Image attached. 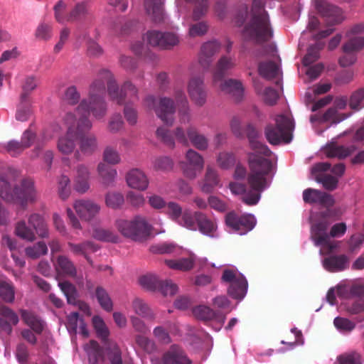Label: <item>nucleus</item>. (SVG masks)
Listing matches in <instances>:
<instances>
[{
  "label": "nucleus",
  "mask_w": 364,
  "mask_h": 364,
  "mask_svg": "<svg viewBox=\"0 0 364 364\" xmlns=\"http://www.w3.org/2000/svg\"><path fill=\"white\" fill-rule=\"evenodd\" d=\"M56 272L72 278L77 276V268L74 263L66 256L60 255L54 264Z\"/></svg>",
  "instance_id": "29"
},
{
  "label": "nucleus",
  "mask_w": 364,
  "mask_h": 364,
  "mask_svg": "<svg viewBox=\"0 0 364 364\" xmlns=\"http://www.w3.org/2000/svg\"><path fill=\"white\" fill-rule=\"evenodd\" d=\"M215 86L222 92L231 95L236 101H240L243 97L244 87L240 81L229 79L218 82Z\"/></svg>",
  "instance_id": "25"
},
{
  "label": "nucleus",
  "mask_w": 364,
  "mask_h": 364,
  "mask_svg": "<svg viewBox=\"0 0 364 364\" xmlns=\"http://www.w3.org/2000/svg\"><path fill=\"white\" fill-rule=\"evenodd\" d=\"M28 222L29 225L33 228L34 232L36 233L39 237L45 238L48 237V229L46 223L43 218L38 214L33 213L28 216Z\"/></svg>",
  "instance_id": "32"
},
{
  "label": "nucleus",
  "mask_w": 364,
  "mask_h": 364,
  "mask_svg": "<svg viewBox=\"0 0 364 364\" xmlns=\"http://www.w3.org/2000/svg\"><path fill=\"white\" fill-rule=\"evenodd\" d=\"M187 135L191 144L199 151H205L208 148L209 141L204 135L198 132L197 129L190 126L187 129Z\"/></svg>",
  "instance_id": "31"
},
{
  "label": "nucleus",
  "mask_w": 364,
  "mask_h": 364,
  "mask_svg": "<svg viewBox=\"0 0 364 364\" xmlns=\"http://www.w3.org/2000/svg\"><path fill=\"white\" fill-rule=\"evenodd\" d=\"M235 65V63L233 58L226 55L221 56L213 70V84L218 85V82L223 81L225 76L228 75V71L232 69Z\"/></svg>",
  "instance_id": "24"
},
{
  "label": "nucleus",
  "mask_w": 364,
  "mask_h": 364,
  "mask_svg": "<svg viewBox=\"0 0 364 364\" xmlns=\"http://www.w3.org/2000/svg\"><path fill=\"white\" fill-rule=\"evenodd\" d=\"M316 181L327 191H332L338 187V178L331 174L320 173L316 176Z\"/></svg>",
  "instance_id": "50"
},
{
  "label": "nucleus",
  "mask_w": 364,
  "mask_h": 364,
  "mask_svg": "<svg viewBox=\"0 0 364 364\" xmlns=\"http://www.w3.org/2000/svg\"><path fill=\"white\" fill-rule=\"evenodd\" d=\"M193 4L195 7L192 18L194 21H198L207 14L209 8V0H196Z\"/></svg>",
  "instance_id": "56"
},
{
  "label": "nucleus",
  "mask_w": 364,
  "mask_h": 364,
  "mask_svg": "<svg viewBox=\"0 0 364 364\" xmlns=\"http://www.w3.org/2000/svg\"><path fill=\"white\" fill-rule=\"evenodd\" d=\"M21 316L23 322L37 334H41L44 328V323L40 317L27 310H21Z\"/></svg>",
  "instance_id": "34"
},
{
  "label": "nucleus",
  "mask_w": 364,
  "mask_h": 364,
  "mask_svg": "<svg viewBox=\"0 0 364 364\" xmlns=\"http://www.w3.org/2000/svg\"><path fill=\"white\" fill-rule=\"evenodd\" d=\"M188 92L191 100L197 106L204 105L206 102L207 92L205 89L203 77H191L188 84Z\"/></svg>",
  "instance_id": "16"
},
{
  "label": "nucleus",
  "mask_w": 364,
  "mask_h": 364,
  "mask_svg": "<svg viewBox=\"0 0 364 364\" xmlns=\"http://www.w3.org/2000/svg\"><path fill=\"white\" fill-rule=\"evenodd\" d=\"M124 203V196L119 192H109L105 196L106 205L112 209L120 208Z\"/></svg>",
  "instance_id": "53"
},
{
  "label": "nucleus",
  "mask_w": 364,
  "mask_h": 364,
  "mask_svg": "<svg viewBox=\"0 0 364 364\" xmlns=\"http://www.w3.org/2000/svg\"><path fill=\"white\" fill-rule=\"evenodd\" d=\"M217 162L221 168L228 169L234 166L235 162V156L230 153H220L217 159Z\"/></svg>",
  "instance_id": "62"
},
{
  "label": "nucleus",
  "mask_w": 364,
  "mask_h": 364,
  "mask_svg": "<svg viewBox=\"0 0 364 364\" xmlns=\"http://www.w3.org/2000/svg\"><path fill=\"white\" fill-rule=\"evenodd\" d=\"M105 354L110 364H124L122 358V350L116 343L107 341Z\"/></svg>",
  "instance_id": "39"
},
{
  "label": "nucleus",
  "mask_w": 364,
  "mask_h": 364,
  "mask_svg": "<svg viewBox=\"0 0 364 364\" xmlns=\"http://www.w3.org/2000/svg\"><path fill=\"white\" fill-rule=\"evenodd\" d=\"M197 222L196 211L191 212V210H186L178 220V223L190 230L196 231Z\"/></svg>",
  "instance_id": "44"
},
{
  "label": "nucleus",
  "mask_w": 364,
  "mask_h": 364,
  "mask_svg": "<svg viewBox=\"0 0 364 364\" xmlns=\"http://www.w3.org/2000/svg\"><path fill=\"white\" fill-rule=\"evenodd\" d=\"M94 237L99 240L106 242H117L118 236L113 232L106 229H96L94 232Z\"/></svg>",
  "instance_id": "61"
},
{
  "label": "nucleus",
  "mask_w": 364,
  "mask_h": 364,
  "mask_svg": "<svg viewBox=\"0 0 364 364\" xmlns=\"http://www.w3.org/2000/svg\"><path fill=\"white\" fill-rule=\"evenodd\" d=\"M258 73L262 77L271 80L277 76L279 67L272 60L262 61L258 64Z\"/></svg>",
  "instance_id": "40"
},
{
  "label": "nucleus",
  "mask_w": 364,
  "mask_h": 364,
  "mask_svg": "<svg viewBox=\"0 0 364 364\" xmlns=\"http://www.w3.org/2000/svg\"><path fill=\"white\" fill-rule=\"evenodd\" d=\"M185 159V161L180 163L183 173L186 178L194 179L203 169V157L196 151L189 149L186 153Z\"/></svg>",
  "instance_id": "13"
},
{
  "label": "nucleus",
  "mask_w": 364,
  "mask_h": 364,
  "mask_svg": "<svg viewBox=\"0 0 364 364\" xmlns=\"http://www.w3.org/2000/svg\"><path fill=\"white\" fill-rule=\"evenodd\" d=\"M58 286L70 304L76 305L77 291L75 287L68 281L60 282Z\"/></svg>",
  "instance_id": "45"
},
{
  "label": "nucleus",
  "mask_w": 364,
  "mask_h": 364,
  "mask_svg": "<svg viewBox=\"0 0 364 364\" xmlns=\"http://www.w3.org/2000/svg\"><path fill=\"white\" fill-rule=\"evenodd\" d=\"M364 47V37L355 36L348 39L343 46V50L345 55L340 58L339 64L342 67H348L354 64L357 60L354 53L363 49Z\"/></svg>",
  "instance_id": "15"
},
{
  "label": "nucleus",
  "mask_w": 364,
  "mask_h": 364,
  "mask_svg": "<svg viewBox=\"0 0 364 364\" xmlns=\"http://www.w3.org/2000/svg\"><path fill=\"white\" fill-rule=\"evenodd\" d=\"M26 255L31 259H37L48 252V247L44 242H38L33 246L27 247L25 249Z\"/></svg>",
  "instance_id": "52"
},
{
  "label": "nucleus",
  "mask_w": 364,
  "mask_h": 364,
  "mask_svg": "<svg viewBox=\"0 0 364 364\" xmlns=\"http://www.w3.org/2000/svg\"><path fill=\"white\" fill-rule=\"evenodd\" d=\"M90 16L87 4L85 2L77 4L68 15V21H82Z\"/></svg>",
  "instance_id": "41"
},
{
  "label": "nucleus",
  "mask_w": 364,
  "mask_h": 364,
  "mask_svg": "<svg viewBox=\"0 0 364 364\" xmlns=\"http://www.w3.org/2000/svg\"><path fill=\"white\" fill-rule=\"evenodd\" d=\"M92 322L98 337H100L103 341L107 342L109 331L103 320L99 316H94Z\"/></svg>",
  "instance_id": "58"
},
{
  "label": "nucleus",
  "mask_w": 364,
  "mask_h": 364,
  "mask_svg": "<svg viewBox=\"0 0 364 364\" xmlns=\"http://www.w3.org/2000/svg\"><path fill=\"white\" fill-rule=\"evenodd\" d=\"M333 324L341 332H350L355 327V323L353 321L339 316L334 318Z\"/></svg>",
  "instance_id": "60"
},
{
  "label": "nucleus",
  "mask_w": 364,
  "mask_h": 364,
  "mask_svg": "<svg viewBox=\"0 0 364 364\" xmlns=\"http://www.w3.org/2000/svg\"><path fill=\"white\" fill-rule=\"evenodd\" d=\"M126 181L130 188L139 191L146 190L149 184L147 176L138 168L130 170L126 175Z\"/></svg>",
  "instance_id": "22"
},
{
  "label": "nucleus",
  "mask_w": 364,
  "mask_h": 364,
  "mask_svg": "<svg viewBox=\"0 0 364 364\" xmlns=\"http://www.w3.org/2000/svg\"><path fill=\"white\" fill-rule=\"evenodd\" d=\"M95 297L100 306L107 311H111L113 308L112 301L107 292L102 287H97L95 289Z\"/></svg>",
  "instance_id": "48"
},
{
  "label": "nucleus",
  "mask_w": 364,
  "mask_h": 364,
  "mask_svg": "<svg viewBox=\"0 0 364 364\" xmlns=\"http://www.w3.org/2000/svg\"><path fill=\"white\" fill-rule=\"evenodd\" d=\"M220 48V44L217 41H210L202 45L198 56V63L203 69H209L213 62V55L219 52Z\"/></svg>",
  "instance_id": "20"
},
{
  "label": "nucleus",
  "mask_w": 364,
  "mask_h": 364,
  "mask_svg": "<svg viewBox=\"0 0 364 364\" xmlns=\"http://www.w3.org/2000/svg\"><path fill=\"white\" fill-rule=\"evenodd\" d=\"M68 245L73 254L82 255L83 256L88 252H95L99 249V247L91 241H86L79 244L68 242Z\"/></svg>",
  "instance_id": "42"
},
{
  "label": "nucleus",
  "mask_w": 364,
  "mask_h": 364,
  "mask_svg": "<svg viewBox=\"0 0 364 364\" xmlns=\"http://www.w3.org/2000/svg\"><path fill=\"white\" fill-rule=\"evenodd\" d=\"M30 227L26 225L25 220H20L16 224L15 233L23 240L33 242L36 240V235Z\"/></svg>",
  "instance_id": "46"
},
{
  "label": "nucleus",
  "mask_w": 364,
  "mask_h": 364,
  "mask_svg": "<svg viewBox=\"0 0 364 364\" xmlns=\"http://www.w3.org/2000/svg\"><path fill=\"white\" fill-rule=\"evenodd\" d=\"M97 171L102 178L103 183L106 185L112 183L117 176L116 169L104 163L99 164Z\"/></svg>",
  "instance_id": "49"
},
{
  "label": "nucleus",
  "mask_w": 364,
  "mask_h": 364,
  "mask_svg": "<svg viewBox=\"0 0 364 364\" xmlns=\"http://www.w3.org/2000/svg\"><path fill=\"white\" fill-rule=\"evenodd\" d=\"M89 179L88 168L84 164L78 165L74 178V189L80 193H85L90 188Z\"/></svg>",
  "instance_id": "26"
},
{
  "label": "nucleus",
  "mask_w": 364,
  "mask_h": 364,
  "mask_svg": "<svg viewBox=\"0 0 364 364\" xmlns=\"http://www.w3.org/2000/svg\"><path fill=\"white\" fill-rule=\"evenodd\" d=\"M64 122L68 127V130L65 136L58 139L57 147L61 154L69 155L72 154L75 149V141L78 139V135L83 132H80L77 130V122L75 114L73 113L66 114L64 117Z\"/></svg>",
  "instance_id": "8"
},
{
  "label": "nucleus",
  "mask_w": 364,
  "mask_h": 364,
  "mask_svg": "<svg viewBox=\"0 0 364 364\" xmlns=\"http://www.w3.org/2000/svg\"><path fill=\"white\" fill-rule=\"evenodd\" d=\"M294 128L291 120L283 115H278L275 119V124L267 125L265 128V136L267 141L272 145L281 142L289 143L291 140V132Z\"/></svg>",
  "instance_id": "7"
},
{
  "label": "nucleus",
  "mask_w": 364,
  "mask_h": 364,
  "mask_svg": "<svg viewBox=\"0 0 364 364\" xmlns=\"http://www.w3.org/2000/svg\"><path fill=\"white\" fill-rule=\"evenodd\" d=\"M111 100L118 105L125 103L126 98H137L138 90L129 81L124 83L121 89L114 78L112 73L107 69H101L90 85L88 99H83L76 108L77 130L80 132H87L92 128V122L89 119L90 114L97 119L103 118L107 110L105 100V85Z\"/></svg>",
  "instance_id": "1"
},
{
  "label": "nucleus",
  "mask_w": 364,
  "mask_h": 364,
  "mask_svg": "<svg viewBox=\"0 0 364 364\" xmlns=\"http://www.w3.org/2000/svg\"><path fill=\"white\" fill-rule=\"evenodd\" d=\"M145 105L149 109H154L157 117L165 124L170 126L173 124L176 106L171 98L164 97L157 101L153 95H149L145 99Z\"/></svg>",
  "instance_id": "9"
},
{
  "label": "nucleus",
  "mask_w": 364,
  "mask_h": 364,
  "mask_svg": "<svg viewBox=\"0 0 364 364\" xmlns=\"http://www.w3.org/2000/svg\"><path fill=\"white\" fill-rule=\"evenodd\" d=\"M316 9L318 12L326 18V23L328 26L339 23L342 20L341 9L326 1H318L316 4Z\"/></svg>",
  "instance_id": "19"
},
{
  "label": "nucleus",
  "mask_w": 364,
  "mask_h": 364,
  "mask_svg": "<svg viewBox=\"0 0 364 364\" xmlns=\"http://www.w3.org/2000/svg\"><path fill=\"white\" fill-rule=\"evenodd\" d=\"M225 223L231 231L245 235L255 228L256 219L252 214L238 215L235 211H230L225 215Z\"/></svg>",
  "instance_id": "10"
},
{
  "label": "nucleus",
  "mask_w": 364,
  "mask_h": 364,
  "mask_svg": "<svg viewBox=\"0 0 364 364\" xmlns=\"http://www.w3.org/2000/svg\"><path fill=\"white\" fill-rule=\"evenodd\" d=\"M157 139L171 149L175 146V140L173 134L168 129L160 127L156 131Z\"/></svg>",
  "instance_id": "51"
},
{
  "label": "nucleus",
  "mask_w": 364,
  "mask_h": 364,
  "mask_svg": "<svg viewBox=\"0 0 364 364\" xmlns=\"http://www.w3.org/2000/svg\"><path fill=\"white\" fill-rule=\"evenodd\" d=\"M330 223L323 218L311 225V237L316 246L328 247L330 251L333 250V245L331 237H338L343 235L346 231V225L344 223H336L331 228L329 234L328 229Z\"/></svg>",
  "instance_id": "5"
},
{
  "label": "nucleus",
  "mask_w": 364,
  "mask_h": 364,
  "mask_svg": "<svg viewBox=\"0 0 364 364\" xmlns=\"http://www.w3.org/2000/svg\"><path fill=\"white\" fill-rule=\"evenodd\" d=\"M355 149L353 146H345L331 143L326 146L324 152L328 158L337 157L338 159H343L351 154Z\"/></svg>",
  "instance_id": "33"
},
{
  "label": "nucleus",
  "mask_w": 364,
  "mask_h": 364,
  "mask_svg": "<svg viewBox=\"0 0 364 364\" xmlns=\"http://www.w3.org/2000/svg\"><path fill=\"white\" fill-rule=\"evenodd\" d=\"M245 132L250 146L254 151L248 154V182L253 189L261 191L265 184V175L272 170V161L266 158L271 156L272 151L259 140L260 133L252 124H247Z\"/></svg>",
  "instance_id": "2"
},
{
  "label": "nucleus",
  "mask_w": 364,
  "mask_h": 364,
  "mask_svg": "<svg viewBox=\"0 0 364 364\" xmlns=\"http://www.w3.org/2000/svg\"><path fill=\"white\" fill-rule=\"evenodd\" d=\"M146 38L150 46L161 50H171L179 43L178 35L173 32L152 30L146 33Z\"/></svg>",
  "instance_id": "11"
},
{
  "label": "nucleus",
  "mask_w": 364,
  "mask_h": 364,
  "mask_svg": "<svg viewBox=\"0 0 364 364\" xmlns=\"http://www.w3.org/2000/svg\"><path fill=\"white\" fill-rule=\"evenodd\" d=\"M78 216L86 221L91 220L100 212V206L91 200H77L73 204Z\"/></svg>",
  "instance_id": "17"
},
{
  "label": "nucleus",
  "mask_w": 364,
  "mask_h": 364,
  "mask_svg": "<svg viewBox=\"0 0 364 364\" xmlns=\"http://www.w3.org/2000/svg\"><path fill=\"white\" fill-rule=\"evenodd\" d=\"M38 85L37 79L33 76L27 77L22 85L23 92L21 95V100L26 101L31 92L34 90Z\"/></svg>",
  "instance_id": "59"
},
{
  "label": "nucleus",
  "mask_w": 364,
  "mask_h": 364,
  "mask_svg": "<svg viewBox=\"0 0 364 364\" xmlns=\"http://www.w3.org/2000/svg\"><path fill=\"white\" fill-rule=\"evenodd\" d=\"M270 173H267L265 175V184L264 186V188L261 191H257L252 188L250 183L248 185L250 186V190L247 191L246 186L243 183H240L238 182H231L229 184V188L231 191V192L233 194L235 195H243L242 197V200L245 204L248 205H256L260 198H261V193L267 187V177L269 176ZM247 183H249L247 181Z\"/></svg>",
  "instance_id": "14"
},
{
  "label": "nucleus",
  "mask_w": 364,
  "mask_h": 364,
  "mask_svg": "<svg viewBox=\"0 0 364 364\" xmlns=\"http://www.w3.org/2000/svg\"><path fill=\"white\" fill-rule=\"evenodd\" d=\"M116 225L123 236L134 241L142 242L151 235V226L141 215H136L130 220H118Z\"/></svg>",
  "instance_id": "6"
},
{
  "label": "nucleus",
  "mask_w": 364,
  "mask_h": 364,
  "mask_svg": "<svg viewBox=\"0 0 364 364\" xmlns=\"http://www.w3.org/2000/svg\"><path fill=\"white\" fill-rule=\"evenodd\" d=\"M264 5V0L253 1L251 18L242 30V36L246 41L262 44L272 38L274 32Z\"/></svg>",
  "instance_id": "3"
},
{
  "label": "nucleus",
  "mask_w": 364,
  "mask_h": 364,
  "mask_svg": "<svg viewBox=\"0 0 364 364\" xmlns=\"http://www.w3.org/2000/svg\"><path fill=\"white\" fill-rule=\"evenodd\" d=\"M196 217L197 230L206 236L213 237L218 229L215 220L210 218L205 213L200 211H196Z\"/></svg>",
  "instance_id": "27"
},
{
  "label": "nucleus",
  "mask_w": 364,
  "mask_h": 364,
  "mask_svg": "<svg viewBox=\"0 0 364 364\" xmlns=\"http://www.w3.org/2000/svg\"><path fill=\"white\" fill-rule=\"evenodd\" d=\"M175 100L178 105L179 120L181 124L191 121V114L188 102L183 91L178 90L175 92Z\"/></svg>",
  "instance_id": "28"
},
{
  "label": "nucleus",
  "mask_w": 364,
  "mask_h": 364,
  "mask_svg": "<svg viewBox=\"0 0 364 364\" xmlns=\"http://www.w3.org/2000/svg\"><path fill=\"white\" fill-rule=\"evenodd\" d=\"M80 149L85 154H92L97 148L96 136L92 134H85L82 132L78 135Z\"/></svg>",
  "instance_id": "36"
},
{
  "label": "nucleus",
  "mask_w": 364,
  "mask_h": 364,
  "mask_svg": "<svg viewBox=\"0 0 364 364\" xmlns=\"http://www.w3.org/2000/svg\"><path fill=\"white\" fill-rule=\"evenodd\" d=\"M349 106L354 110H360L364 107V88H359L351 94Z\"/></svg>",
  "instance_id": "54"
},
{
  "label": "nucleus",
  "mask_w": 364,
  "mask_h": 364,
  "mask_svg": "<svg viewBox=\"0 0 364 364\" xmlns=\"http://www.w3.org/2000/svg\"><path fill=\"white\" fill-rule=\"evenodd\" d=\"M166 265L173 269L188 271L193 267L194 260L191 257L165 261Z\"/></svg>",
  "instance_id": "47"
},
{
  "label": "nucleus",
  "mask_w": 364,
  "mask_h": 364,
  "mask_svg": "<svg viewBox=\"0 0 364 364\" xmlns=\"http://www.w3.org/2000/svg\"><path fill=\"white\" fill-rule=\"evenodd\" d=\"M219 183L220 179L217 171L212 167L208 166L201 187L202 191L206 193H211L219 185Z\"/></svg>",
  "instance_id": "38"
},
{
  "label": "nucleus",
  "mask_w": 364,
  "mask_h": 364,
  "mask_svg": "<svg viewBox=\"0 0 364 364\" xmlns=\"http://www.w3.org/2000/svg\"><path fill=\"white\" fill-rule=\"evenodd\" d=\"M132 308L139 316L147 319H154L155 316L148 304L139 298H136L132 301Z\"/></svg>",
  "instance_id": "43"
},
{
  "label": "nucleus",
  "mask_w": 364,
  "mask_h": 364,
  "mask_svg": "<svg viewBox=\"0 0 364 364\" xmlns=\"http://www.w3.org/2000/svg\"><path fill=\"white\" fill-rule=\"evenodd\" d=\"M144 6L146 14L154 23H160L166 20L164 0H144Z\"/></svg>",
  "instance_id": "21"
},
{
  "label": "nucleus",
  "mask_w": 364,
  "mask_h": 364,
  "mask_svg": "<svg viewBox=\"0 0 364 364\" xmlns=\"http://www.w3.org/2000/svg\"><path fill=\"white\" fill-rule=\"evenodd\" d=\"M322 46L319 44L310 46L307 53L303 58L302 63L304 66H309L319 58V51Z\"/></svg>",
  "instance_id": "55"
},
{
  "label": "nucleus",
  "mask_w": 364,
  "mask_h": 364,
  "mask_svg": "<svg viewBox=\"0 0 364 364\" xmlns=\"http://www.w3.org/2000/svg\"><path fill=\"white\" fill-rule=\"evenodd\" d=\"M348 263V258L346 255H333L325 258L323 260L324 267L330 272H339L345 269Z\"/></svg>",
  "instance_id": "35"
},
{
  "label": "nucleus",
  "mask_w": 364,
  "mask_h": 364,
  "mask_svg": "<svg viewBox=\"0 0 364 364\" xmlns=\"http://www.w3.org/2000/svg\"><path fill=\"white\" fill-rule=\"evenodd\" d=\"M247 291V282L242 274H239V280L230 284L228 293L233 299H242L245 297Z\"/></svg>",
  "instance_id": "37"
},
{
  "label": "nucleus",
  "mask_w": 364,
  "mask_h": 364,
  "mask_svg": "<svg viewBox=\"0 0 364 364\" xmlns=\"http://www.w3.org/2000/svg\"><path fill=\"white\" fill-rule=\"evenodd\" d=\"M339 364H362L361 356L356 352L341 355L338 358Z\"/></svg>",
  "instance_id": "64"
},
{
  "label": "nucleus",
  "mask_w": 364,
  "mask_h": 364,
  "mask_svg": "<svg viewBox=\"0 0 364 364\" xmlns=\"http://www.w3.org/2000/svg\"><path fill=\"white\" fill-rule=\"evenodd\" d=\"M0 297L8 303L14 301V289L11 284L4 281H0Z\"/></svg>",
  "instance_id": "57"
},
{
  "label": "nucleus",
  "mask_w": 364,
  "mask_h": 364,
  "mask_svg": "<svg viewBox=\"0 0 364 364\" xmlns=\"http://www.w3.org/2000/svg\"><path fill=\"white\" fill-rule=\"evenodd\" d=\"M63 99L68 104L74 105L79 102L80 94L75 86H70L65 90Z\"/></svg>",
  "instance_id": "63"
},
{
  "label": "nucleus",
  "mask_w": 364,
  "mask_h": 364,
  "mask_svg": "<svg viewBox=\"0 0 364 364\" xmlns=\"http://www.w3.org/2000/svg\"><path fill=\"white\" fill-rule=\"evenodd\" d=\"M140 284L150 291H158L164 296H173L178 291V286L171 280L161 281L154 275H145L139 279Z\"/></svg>",
  "instance_id": "12"
},
{
  "label": "nucleus",
  "mask_w": 364,
  "mask_h": 364,
  "mask_svg": "<svg viewBox=\"0 0 364 364\" xmlns=\"http://www.w3.org/2000/svg\"><path fill=\"white\" fill-rule=\"evenodd\" d=\"M18 176V172L14 179L7 178V176H1L0 181V197L9 203H18L25 205L28 202H34L38 198V193L34 186V181L30 178L21 180L20 186L11 188V183Z\"/></svg>",
  "instance_id": "4"
},
{
  "label": "nucleus",
  "mask_w": 364,
  "mask_h": 364,
  "mask_svg": "<svg viewBox=\"0 0 364 364\" xmlns=\"http://www.w3.org/2000/svg\"><path fill=\"white\" fill-rule=\"evenodd\" d=\"M164 364H191L183 350L177 345H172L164 354L162 358Z\"/></svg>",
  "instance_id": "23"
},
{
  "label": "nucleus",
  "mask_w": 364,
  "mask_h": 364,
  "mask_svg": "<svg viewBox=\"0 0 364 364\" xmlns=\"http://www.w3.org/2000/svg\"><path fill=\"white\" fill-rule=\"evenodd\" d=\"M303 200L306 203H318L325 207H331L335 203L331 195L311 188L303 191Z\"/></svg>",
  "instance_id": "18"
},
{
  "label": "nucleus",
  "mask_w": 364,
  "mask_h": 364,
  "mask_svg": "<svg viewBox=\"0 0 364 364\" xmlns=\"http://www.w3.org/2000/svg\"><path fill=\"white\" fill-rule=\"evenodd\" d=\"M194 316L204 321H210L213 319H218L220 324H223L225 320V316H220L219 311H215L206 306H198L193 309Z\"/></svg>",
  "instance_id": "30"
}]
</instances>
